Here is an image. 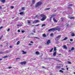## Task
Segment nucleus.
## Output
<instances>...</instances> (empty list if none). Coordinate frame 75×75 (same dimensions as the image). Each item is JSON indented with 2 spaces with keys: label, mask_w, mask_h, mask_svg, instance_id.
<instances>
[{
  "label": "nucleus",
  "mask_w": 75,
  "mask_h": 75,
  "mask_svg": "<svg viewBox=\"0 0 75 75\" xmlns=\"http://www.w3.org/2000/svg\"><path fill=\"white\" fill-rule=\"evenodd\" d=\"M61 55V54H59V55Z\"/></svg>",
  "instance_id": "61"
},
{
  "label": "nucleus",
  "mask_w": 75,
  "mask_h": 75,
  "mask_svg": "<svg viewBox=\"0 0 75 75\" xmlns=\"http://www.w3.org/2000/svg\"><path fill=\"white\" fill-rule=\"evenodd\" d=\"M7 52H0V54H7Z\"/></svg>",
  "instance_id": "10"
},
{
  "label": "nucleus",
  "mask_w": 75,
  "mask_h": 75,
  "mask_svg": "<svg viewBox=\"0 0 75 75\" xmlns=\"http://www.w3.org/2000/svg\"><path fill=\"white\" fill-rule=\"evenodd\" d=\"M63 48H64L66 50H67V46H66L65 45H63Z\"/></svg>",
  "instance_id": "13"
},
{
  "label": "nucleus",
  "mask_w": 75,
  "mask_h": 75,
  "mask_svg": "<svg viewBox=\"0 0 75 75\" xmlns=\"http://www.w3.org/2000/svg\"><path fill=\"white\" fill-rule=\"evenodd\" d=\"M61 68V67H60V66H57L56 67V68L57 69H58V68Z\"/></svg>",
  "instance_id": "25"
},
{
  "label": "nucleus",
  "mask_w": 75,
  "mask_h": 75,
  "mask_svg": "<svg viewBox=\"0 0 75 75\" xmlns=\"http://www.w3.org/2000/svg\"><path fill=\"white\" fill-rule=\"evenodd\" d=\"M24 32H25V31H24V30H22V33H24Z\"/></svg>",
  "instance_id": "46"
},
{
  "label": "nucleus",
  "mask_w": 75,
  "mask_h": 75,
  "mask_svg": "<svg viewBox=\"0 0 75 75\" xmlns=\"http://www.w3.org/2000/svg\"><path fill=\"white\" fill-rule=\"evenodd\" d=\"M68 64H71V63L70 62H68Z\"/></svg>",
  "instance_id": "32"
},
{
  "label": "nucleus",
  "mask_w": 75,
  "mask_h": 75,
  "mask_svg": "<svg viewBox=\"0 0 75 75\" xmlns=\"http://www.w3.org/2000/svg\"><path fill=\"white\" fill-rule=\"evenodd\" d=\"M69 18L71 19H73V20H74V19H75V17H70Z\"/></svg>",
  "instance_id": "17"
},
{
  "label": "nucleus",
  "mask_w": 75,
  "mask_h": 75,
  "mask_svg": "<svg viewBox=\"0 0 75 75\" xmlns=\"http://www.w3.org/2000/svg\"><path fill=\"white\" fill-rule=\"evenodd\" d=\"M42 36L43 37H46L47 35H46L45 34H44Z\"/></svg>",
  "instance_id": "18"
},
{
  "label": "nucleus",
  "mask_w": 75,
  "mask_h": 75,
  "mask_svg": "<svg viewBox=\"0 0 75 75\" xmlns=\"http://www.w3.org/2000/svg\"><path fill=\"white\" fill-rule=\"evenodd\" d=\"M6 1L5 0H2L1 2L2 3H4Z\"/></svg>",
  "instance_id": "24"
},
{
  "label": "nucleus",
  "mask_w": 75,
  "mask_h": 75,
  "mask_svg": "<svg viewBox=\"0 0 75 75\" xmlns=\"http://www.w3.org/2000/svg\"><path fill=\"white\" fill-rule=\"evenodd\" d=\"M74 50V48L73 47H72L71 48V51H73Z\"/></svg>",
  "instance_id": "29"
},
{
  "label": "nucleus",
  "mask_w": 75,
  "mask_h": 75,
  "mask_svg": "<svg viewBox=\"0 0 75 75\" xmlns=\"http://www.w3.org/2000/svg\"><path fill=\"white\" fill-rule=\"evenodd\" d=\"M22 52H23L22 54H26V52L24 51V50H23Z\"/></svg>",
  "instance_id": "14"
},
{
  "label": "nucleus",
  "mask_w": 75,
  "mask_h": 75,
  "mask_svg": "<svg viewBox=\"0 0 75 75\" xmlns=\"http://www.w3.org/2000/svg\"><path fill=\"white\" fill-rule=\"evenodd\" d=\"M56 54H57V51H56L54 52V53L53 54V56L54 57L55 56Z\"/></svg>",
  "instance_id": "9"
},
{
  "label": "nucleus",
  "mask_w": 75,
  "mask_h": 75,
  "mask_svg": "<svg viewBox=\"0 0 75 75\" xmlns=\"http://www.w3.org/2000/svg\"><path fill=\"white\" fill-rule=\"evenodd\" d=\"M61 69H62V70H64V69L62 68Z\"/></svg>",
  "instance_id": "57"
},
{
  "label": "nucleus",
  "mask_w": 75,
  "mask_h": 75,
  "mask_svg": "<svg viewBox=\"0 0 75 75\" xmlns=\"http://www.w3.org/2000/svg\"><path fill=\"white\" fill-rule=\"evenodd\" d=\"M0 9H1V7L0 6Z\"/></svg>",
  "instance_id": "58"
},
{
  "label": "nucleus",
  "mask_w": 75,
  "mask_h": 75,
  "mask_svg": "<svg viewBox=\"0 0 75 75\" xmlns=\"http://www.w3.org/2000/svg\"><path fill=\"white\" fill-rule=\"evenodd\" d=\"M12 47H12V46H10V48H12Z\"/></svg>",
  "instance_id": "49"
},
{
  "label": "nucleus",
  "mask_w": 75,
  "mask_h": 75,
  "mask_svg": "<svg viewBox=\"0 0 75 75\" xmlns=\"http://www.w3.org/2000/svg\"><path fill=\"white\" fill-rule=\"evenodd\" d=\"M71 36L72 37H75V34H74V33H71Z\"/></svg>",
  "instance_id": "16"
},
{
  "label": "nucleus",
  "mask_w": 75,
  "mask_h": 75,
  "mask_svg": "<svg viewBox=\"0 0 75 75\" xmlns=\"http://www.w3.org/2000/svg\"><path fill=\"white\" fill-rule=\"evenodd\" d=\"M59 72H62V73H63V71L61 70H60L59 71Z\"/></svg>",
  "instance_id": "26"
},
{
  "label": "nucleus",
  "mask_w": 75,
  "mask_h": 75,
  "mask_svg": "<svg viewBox=\"0 0 75 75\" xmlns=\"http://www.w3.org/2000/svg\"><path fill=\"white\" fill-rule=\"evenodd\" d=\"M11 8L12 9L14 8V6H11Z\"/></svg>",
  "instance_id": "36"
},
{
  "label": "nucleus",
  "mask_w": 75,
  "mask_h": 75,
  "mask_svg": "<svg viewBox=\"0 0 75 75\" xmlns=\"http://www.w3.org/2000/svg\"><path fill=\"white\" fill-rule=\"evenodd\" d=\"M8 68L9 69H11V68H12V67H8Z\"/></svg>",
  "instance_id": "40"
},
{
  "label": "nucleus",
  "mask_w": 75,
  "mask_h": 75,
  "mask_svg": "<svg viewBox=\"0 0 75 75\" xmlns=\"http://www.w3.org/2000/svg\"><path fill=\"white\" fill-rule=\"evenodd\" d=\"M8 57V56H4V58H7Z\"/></svg>",
  "instance_id": "43"
},
{
  "label": "nucleus",
  "mask_w": 75,
  "mask_h": 75,
  "mask_svg": "<svg viewBox=\"0 0 75 75\" xmlns=\"http://www.w3.org/2000/svg\"><path fill=\"white\" fill-rule=\"evenodd\" d=\"M41 4H42V2L40 1H39L38 3H37L35 6V8H37V7H38V6H41Z\"/></svg>",
  "instance_id": "1"
},
{
  "label": "nucleus",
  "mask_w": 75,
  "mask_h": 75,
  "mask_svg": "<svg viewBox=\"0 0 75 75\" xmlns=\"http://www.w3.org/2000/svg\"><path fill=\"white\" fill-rule=\"evenodd\" d=\"M21 57H19V58H16V59H21Z\"/></svg>",
  "instance_id": "35"
},
{
  "label": "nucleus",
  "mask_w": 75,
  "mask_h": 75,
  "mask_svg": "<svg viewBox=\"0 0 75 75\" xmlns=\"http://www.w3.org/2000/svg\"><path fill=\"white\" fill-rule=\"evenodd\" d=\"M27 22H28V24H30L31 23L30 21L28 20L27 21Z\"/></svg>",
  "instance_id": "21"
},
{
  "label": "nucleus",
  "mask_w": 75,
  "mask_h": 75,
  "mask_svg": "<svg viewBox=\"0 0 75 75\" xmlns=\"http://www.w3.org/2000/svg\"><path fill=\"white\" fill-rule=\"evenodd\" d=\"M34 38H37V39H40V38H38L37 37H35Z\"/></svg>",
  "instance_id": "33"
},
{
  "label": "nucleus",
  "mask_w": 75,
  "mask_h": 75,
  "mask_svg": "<svg viewBox=\"0 0 75 75\" xmlns=\"http://www.w3.org/2000/svg\"><path fill=\"white\" fill-rule=\"evenodd\" d=\"M35 17H36L37 18H38L39 17V16H38V15H36V16Z\"/></svg>",
  "instance_id": "38"
},
{
  "label": "nucleus",
  "mask_w": 75,
  "mask_h": 75,
  "mask_svg": "<svg viewBox=\"0 0 75 75\" xmlns=\"http://www.w3.org/2000/svg\"><path fill=\"white\" fill-rule=\"evenodd\" d=\"M54 30L55 31L57 30L58 31H61V28L57 26L56 28H54Z\"/></svg>",
  "instance_id": "2"
},
{
  "label": "nucleus",
  "mask_w": 75,
  "mask_h": 75,
  "mask_svg": "<svg viewBox=\"0 0 75 75\" xmlns=\"http://www.w3.org/2000/svg\"><path fill=\"white\" fill-rule=\"evenodd\" d=\"M22 10H25V8L24 7L22 8Z\"/></svg>",
  "instance_id": "31"
},
{
  "label": "nucleus",
  "mask_w": 75,
  "mask_h": 75,
  "mask_svg": "<svg viewBox=\"0 0 75 75\" xmlns=\"http://www.w3.org/2000/svg\"><path fill=\"white\" fill-rule=\"evenodd\" d=\"M50 44H51V40H49L47 41L46 44L48 45Z\"/></svg>",
  "instance_id": "5"
},
{
  "label": "nucleus",
  "mask_w": 75,
  "mask_h": 75,
  "mask_svg": "<svg viewBox=\"0 0 75 75\" xmlns=\"http://www.w3.org/2000/svg\"><path fill=\"white\" fill-rule=\"evenodd\" d=\"M31 43H30L29 44V45H30V46H31Z\"/></svg>",
  "instance_id": "51"
},
{
  "label": "nucleus",
  "mask_w": 75,
  "mask_h": 75,
  "mask_svg": "<svg viewBox=\"0 0 75 75\" xmlns=\"http://www.w3.org/2000/svg\"><path fill=\"white\" fill-rule=\"evenodd\" d=\"M20 64L21 65H25V64H26V62H21Z\"/></svg>",
  "instance_id": "7"
},
{
  "label": "nucleus",
  "mask_w": 75,
  "mask_h": 75,
  "mask_svg": "<svg viewBox=\"0 0 75 75\" xmlns=\"http://www.w3.org/2000/svg\"><path fill=\"white\" fill-rule=\"evenodd\" d=\"M67 39H68V38L66 37L65 38H64L63 39V40H67Z\"/></svg>",
  "instance_id": "20"
},
{
  "label": "nucleus",
  "mask_w": 75,
  "mask_h": 75,
  "mask_svg": "<svg viewBox=\"0 0 75 75\" xmlns=\"http://www.w3.org/2000/svg\"><path fill=\"white\" fill-rule=\"evenodd\" d=\"M55 31V28H52L48 30V31Z\"/></svg>",
  "instance_id": "6"
},
{
  "label": "nucleus",
  "mask_w": 75,
  "mask_h": 75,
  "mask_svg": "<svg viewBox=\"0 0 75 75\" xmlns=\"http://www.w3.org/2000/svg\"><path fill=\"white\" fill-rule=\"evenodd\" d=\"M36 54H37V55H38V54H39V52L37 51L36 52Z\"/></svg>",
  "instance_id": "27"
},
{
  "label": "nucleus",
  "mask_w": 75,
  "mask_h": 75,
  "mask_svg": "<svg viewBox=\"0 0 75 75\" xmlns=\"http://www.w3.org/2000/svg\"><path fill=\"white\" fill-rule=\"evenodd\" d=\"M66 67H68V66H66Z\"/></svg>",
  "instance_id": "63"
},
{
  "label": "nucleus",
  "mask_w": 75,
  "mask_h": 75,
  "mask_svg": "<svg viewBox=\"0 0 75 75\" xmlns=\"http://www.w3.org/2000/svg\"><path fill=\"white\" fill-rule=\"evenodd\" d=\"M10 29L9 28L7 30V31H10Z\"/></svg>",
  "instance_id": "42"
},
{
  "label": "nucleus",
  "mask_w": 75,
  "mask_h": 75,
  "mask_svg": "<svg viewBox=\"0 0 75 75\" xmlns=\"http://www.w3.org/2000/svg\"><path fill=\"white\" fill-rule=\"evenodd\" d=\"M47 17H43L42 19H41V21H44L45 20Z\"/></svg>",
  "instance_id": "11"
},
{
  "label": "nucleus",
  "mask_w": 75,
  "mask_h": 75,
  "mask_svg": "<svg viewBox=\"0 0 75 75\" xmlns=\"http://www.w3.org/2000/svg\"><path fill=\"white\" fill-rule=\"evenodd\" d=\"M0 46H1V47H3V45H1Z\"/></svg>",
  "instance_id": "60"
},
{
  "label": "nucleus",
  "mask_w": 75,
  "mask_h": 75,
  "mask_svg": "<svg viewBox=\"0 0 75 75\" xmlns=\"http://www.w3.org/2000/svg\"><path fill=\"white\" fill-rule=\"evenodd\" d=\"M40 21L38 20H35L33 22V24H36V23H39Z\"/></svg>",
  "instance_id": "4"
},
{
  "label": "nucleus",
  "mask_w": 75,
  "mask_h": 75,
  "mask_svg": "<svg viewBox=\"0 0 75 75\" xmlns=\"http://www.w3.org/2000/svg\"><path fill=\"white\" fill-rule=\"evenodd\" d=\"M68 68H67V70H68Z\"/></svg>",
  "instance_id": "62"
},
{
  "label": "nucleus",
  "mask_w": 75,
  "mask_h": 75,
  "mask_svg": "<svg viewBox=\"0 0 75 75\" xmlns=\"http://www.w3.org/2000/svg\"><path fill=\"white\" fill-rule=\"evenodd\" d=\"M18 33H20V30H18Z\"/></svg>",
  "instance_id": "50"
},
{
  "label": "nucleus",
  "mask_w": 75,
  "mask_h": 75,
  "mask_svg": "<svg viewBox=\"0 0 75 75\" xmlns=\"http://www.w3.org/2000/svg\"><path fill=\"white\" fill-rule=\"evenodd\" d=\"M73 6V5L72 4H70L69 6V7H72Z\"/></svg>",
  "instance_id": "34"
},
{
  "label": "nucleus",
  "mask_w": 75,
  "mask_h": 75,
  "mask_svg": "<svg viewBox=\"0 0 75 75\" xmlns=\"http://www.w3.org/2000/svg\"><path fill=\"white\" fill-rule=\"evenodd\" d=\"M74 74H75V72H74Z\"/></svg>",
  "instance_id": "64"
},
{
  "label": "nucleus",
  "mask_w": 75,
  "mask_h": 75,
  "mask_svg": "<svg viewBox=\"0 0 75 75\" xmlns=\"http://www.w3.org/2000/svg\"><path fill=\"white\" fill-rule=\"evenodd\" d=\"M71 51H72V50H70L69 51V52H71Z\"/></svg>",
  "instance_id": "55"
},
{
  "label": "nucleus",
  "mask_w": 75,
  "mask_h": 75,
  "mask_svg": "<svg viewBox=\"0 0 75 75\" xmlns=\"http://www.w3.org/2000/svg\"><path fill=\"white\" fill-rule=\"evenodd\" d=\"M2 38H3L2 36H1L0 37V40H1V39H2Z\"/></svg>",
  "instance_id": "37"
},
{
  "label": "nucleus",
  "mask_w": 75,
  "mask_h": 75,
  "mask_svg": "<svg viewBox=\"0 0 75 75\" xmlns=\"http://www.w3.org/2000/svg\"><path fill=\"white\" fill-rule=\"evenodd\" d=\"M54 51H57V48H56V47H54Z\"/></svg>",
  "instance_id": "19"
},
{
  "label": "nucleus",
  "mask_w": 75,
  "mask_h": 75,
  "mask_svg": "<svg viewBox=\"0 0 75 75\" xmlns=\"http://www.w3.org/2000/svg\"><path fill=\"white\" fill-rule=\"evenodd\" d=\"M42 68H44L45 69V67H44V66H42Z\"/></svg>",
  "instance_id": "48"
},
{
  "label": "nucleus",
  "mask_w": 75,
  "mask_h": 75,
  "mask_svg": "<svg viewBox=\"0 0 75 75\" xmlns=\"http://www.w3.org/2000/svg\"><path fill=\"white\" fill-rule=\"evenodd\" d=\"M52 35H53V34H51L50 35V36H52Z\"/></svg>",
  "instance_id": "52"
},
{
  "label": "nucleus",
  "mask_w": 75,
  "mask_h": 75,
  "mask_svg": "<svg viewBox=\"0 0 75 75\" xmlns=\"http://www.w3.org/2000/svg\"><path fill=\"white\" fill-rule=\"evenodd\" d=\"M50 8H47L45 9V10H50Z\"/></svg>",
  "instance_id": "44"
},
{
  "label": "nucleus",
  "mask_w": 75,
  "mask_h": 75,
  "mask_svg": "<svg viewBox=\"0 0 75 75\" xmlns=\"http://www.w3.org/2000/svg\"><path fill=\"white\" fill-rule=\"evenodd\" d=\"M53 50V48H52V49H51L50 51V52H51L52 51V50Z\"/></svg>",
  "instance_id": "22"
},
{
  "label": "nucleus",
  "mask_w": 75,
  "mask_h": 75,
  "mask_svg": "<svg viewBox=\"0 0 75 75\" xmlns=\"http://www.w3.org/2000/svg\"><path fill=\"white\" fill-rule=\"evenodd\" d=\"M70 41H73V39H70Z\"/></svg>",
  "instance_id": "41"
},
{
  "label": "nucleus",
  "mask_w": 75,
  "mask_h": 75,
  "mask_svg": "<svg viewBox=\"0 0 75 75\" xmlns=\"http://www.w3.org/2000/svg\"><path fill=\"white\" fill-rule=\"evenodd\" d=\"M28 38H30V36H28Z\"/></svg>",
  "instance_id": "59"
},
{
  "label": "nucleus",
  "mask_w": 75,
  "mask_h": 75,
  "mask_svg": "<svg viewBox=\"0 0 75 75\" xmlns=\"http://www.w3.org/2000/svg\"><path fill=\"white\" fill-rule=\"evenodd\" d=\"M23 13H23V12H21L19 14H20V15H21L22 14H23Z\"/></svg>",
  "instance_id": "23"
},
{
  "label": "nucleus",
  "mask_w": 75,
  "mask_h": 75,
  "mask_svg": "<svg viewBox=\"0 0 75 75\" xmlns=\"http://www.w3.org/2000/svg\"><path fill=\"white\" fill-rule=\"evenodd\" d=\"M45 24H42V27H43V26H45Z\"/></svg>",
  "instance_id": "30"
},
{
  "label": "nucleus",
  "mask_w": 75,
  "mask_h": 75,
  "mask_svg": "<svg viewBox=\"0 0 75 75\" xmlns=\"http://www.w3.org/2000/svg\"><path fill=\"white\" fill-rule=\"evenodd\" d=\"M32 2L33 4H34L35 3V0H32Z\"/></svg>",
  "instance_id": "15"
},
{
  "label": "nucleus",
  "mask_w": 75,
  "mask_h": 75,
  "mask_svg": "<svg viewBox=\"0 0 75 75\" xmlns=\"http://www.w3.org/2000/svg\"><path fill=\"white\" fill-rule=\"evenodd\" d=\"M40 25V24H38L37 25H36L35 26H36V27H37V26H39Z\"/></svg>",
  "instance_id": "45"
},
{
  "label": "nucleus",
  "mask_w": 75,
  "mask_h": 75,
  "mask_svg": "<svg viewBox=\"0 0 75 75\" xmlns=\"http://www.w3.org/2000/svg\"><path fill=\"white\" fill-rule=\"evenodd\" d=\"M20 44V41H18L16 43L17 45H18Z\"/></svg>",
  "instance_id": "28"
},
{
  "label": "nucleus",
  "mask_w": 75,
  "mask_h": 75,
  "mask_svg": "<svg viewBox=\"0 0 75 75\" xmlns=\"http://www.w3.org/2000/svg\"><path fill=\"white\" fill-rule=\"evenodd\" d=\"M40 16L42 17H47V16L45 15L44 14H41Z\"/></svg>",
  "instance_id": "8"
},
{
  "label": "nucleus",
  "mask_w": 75,
  "mask_h": 75,
  "mask_svg": "<svg viewBox=\"0 0 75 75\" xmlns=\"http://www.w3.org/2000/svg\"><path fill=\"white\" fill-rule=\"evenodd\" d=\"M53 21H54V22H55V23H57V21L56 20H55V18H53Z\"/></svg>",
  "instance_id": "12"
},
{
  "label": "nucleus",
  "mask_w": 75,
  "mask_h": 75,
  "mask_svg": "<svg viewBox=\"0 0 75 75\" xmlns=\"http://www.w3.org/2000/svg\"><path fill=\"white\" fill-rule=\"evenodd\" d=\"M34 33H35V30L34 31Z\"/></svg>",
  "instance_id": "56"
},
{
  "label": "nucleus",
  "mask_w": 75,
  "mask_h": 75,
  "mask_svg": "<svg viewBox=\"0 0 75 75\" xmlns=\"http://www.w3.org/2000/svg\"><path fill=\"white\" fill-rule=\"evenodd\" d=\"M51 18H52V17H51L50 19V21H51Z\"/></svg>",
  "instance_id": "47"
},
{
  "label": "nucleus",
  "mask_w": 75,
  "mask_h": 75,
  "mask_svg": "<svg viewBox=\"0 0 75 75\" xmlns=\"http://www.w3.org/2000/svg\"><path fill=\"white\" fill-rule=\"evenodd\" d=\"M19 26H20V25H17V27H18Z\"/></svg>",
  "instance_id": "53"
},
{
  "label": "nucleus",
  "mask_w": 75,
  "mask_h": 75,
  "mask_svg": "<svg viewBox=\"0 0 75 75\" xmlns=\"http://www.w3.org/2000/svg\"><path fill=\"white\" fill-rule=\"evenodd\" d=\"M3 28V26H1V27H0V30H1V29H2V28Z\"/></svg>",
  "instance_id": "39"
},
{
  "label": "nucleus",
  "mask_w": 75,
  "mask_h": 75,
  "mask_svg": "<svg viewBox=\"0 0 75 75\" xmlns=\"http://www.w3.org/2000/svg\"><path fill=\"white\" fill-rule=\"evenodd\" d=\"M30 43H33V42L31 41L30 42Z\"/></svg>",
  "instance_id": "54"
},
{
  "label": "nucleus",
  "mask_w": 75,
  "mask_h": 75,
  "mask_svg": "<svg viewBox=\"0 0 75 75\" xmlns=\"http://www.w3.org/2000/svg\"><path fill=\"white\" fill-rule=\"evenodd\" d=\"M61 35H59V36L56 37V38H55V40H59L60 38H61Z\"/></svg>",
  "instance_id": "3"
}]
</instances>
